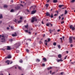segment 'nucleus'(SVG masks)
Masks as SVG:
<instances>
[{"label": "nucleus", "mask_w": 75, "mask_h": 75, "mask_svg": "<svg viewBox=\"0 0 75 75\" xmlns=\"http://www.w3.org/2000/svg\"><path fill=\"white\" fill-rule=\"evenodd\" d=\"M20 45H21V43L20 42H18L17 43L15 44L14 45V46L15 47V48H18L19 47H20Z\"/></svg>", "instance_id": "nucleus-1"}, {"label": "nucleus", "mask_w": 75, "mask_h": 75, "mask_svg": "<svg viewBox=\"0 0 75 75\" xmlns=\"http://www.w3.org/2000/svg\"><path fill=\"white\" fill-rule=\"evenodd\" d=\"M69 28L70 29H71L72 31H74L75 30V27L73 26V25H71L69 26Z\"/></svg>", "instance_id": "nucleus-2"}, {"label": "nucleus", "mask_w": 75, "mask_h": 75, "mask_svg": "<svg viewBox=\"0 0 75 75\" xmlns=\"http://www.w3.org/2000/svg\"><path fill=\"white\" fill-rule=\"evenodd\" d=\"M72 38H73V36H70L69 37V42L70 43H72Z\"/></svg>", "instance_id": "nucleus-3"}, {"label": "nucleus", "mask_w": 75, "mask_h": 75, "mask_svg": "<svg viewBox=\"0 0 75 75\" xmlns=\"http://www.w3.org/2000/svg\"><path fill=\"white\" fill-rule=\"evenodd\" d=\"M35 21H37V19H36L35 17L32 18V19L31 20V22L34 23Z\"/></svg>", "instance_id": "nucleus-4"}, {"label": "nucleus", "mask_w": 75, "mask_h": 75, "mask_svg": "<svg viewBox=\"0 0 75 75\" xmlns=\"http://www.w3.org/2000/svg\"><path fill=\"white\" fill-rule=\"evenodd\" d=\"M36 11H37L36 10H35V11H32L31 14H35V13H36Z\"/></svg>", "instance_id": "nucleus-5"}, {"label": "nucleus", "mask_w": 75, "mask_h": 75, "mask_svg": "<svg viewBox=\"0 0 75 75\" xmlns=\"http://www.w3.org/2000/svg\"><path fill=\"white\" fill-rule=\"evenodd\" d=\"M7 48L6 49V50H11V47H10L8 46H7Z\"/></svg>", "instance_id": "nucleus-6"}, {"label": "nucleus", "mask_w": 75, "mask_h": 75, "mask_svg": "<svg viewBox=\"0 0 75 75\" xmlns=\"http://www.w3.org/2000/svg\"><path fill=\"white\" fill-rule=\"evenodd\" d=\"M46 15L47 16H50V14L49 13V12H47L46 13Z\"/></svg>", "instance_id": "nucleus-7"}, {"label": "nucleus", "mask_w": 75, "mask_h": 75, "mask_svg": "<svg viewBox=\"0 0 75 75\" xmlns=\"http://www.w3.org/2000/svg\"><path fill=\"white\" fill-rule=\"evenodd\" d=\"M62 61H63V60H62V59H59L57 60V62H62Z\"/></svg>", "instance_id": "nucleus-8"}, {"label": "nucleus", "mask_w": 75, "mask_h": 75, "mask_svg": "<svg viewBox=\"0 0 75 75\" xmlns=\"http://www.w3.org/2000/svg\"><path fill=\"white\" fill-rule=\"evenodd\" d=\"M20 8V6H17L15 8L16 10H18Z\"/></svg>", "instance_id": "nucleus-9"}, {"label": "nucleus", "mask_w": 75, "mask_h": 75, "mask_svg": "<svg viewBox=\"0 0 75 75\" xmlns=\"http://www.w3.org/2000/svg\"><path fill=\"white\" fill-rule=\"evenodd\" d=\"M32 7L33 8V10H34V9H35V8H36V6L35 5H33V6H31L30 7V8H32Z\"/></svg>", "instance_id": "nucleus-10"}, {"label": "nucleus", "mask_w": 75, "mask_h": 75, "mask_svg": "<svg viewBox=\"0 0 75 75\" xmlns=\"http://www.w3.org/2000/svg\"><path fill=\"white\" fill-rule=\"evenodd\" d=\"M63 6H64V5H59V6L58 7L59 8H61L62 7H63Z\"/></svg>", "instance_id": "nucleus-11"}, {"label": "nucleus", "mask_w": 75, "mask_h": 75, "mask_svg": "<svg viewBox=\"0 0 75 75\" xmlns=\"http://www.w3.org/2000/svg\"><path fill=\"white\" fill-rule=\"evenodd\" d=\"M62 56L61 55V54H59L58 55V57L59 58H61V57H62Z\"/></svg>", "instance_id": "nucleus-12"}, {"label": "nucleus", "mask_w": 75, "mask_h": 75, "mask_svg": "<svg viewBox=\"0 0 75 75\" xmlns=\"http://www.w3.org/2000/svg\"><path fill=\"white\" fill-rule=\"evenodd\" d=\"M9 62H10V61H9V60H7L5 62L6 63H7L8 65L9 64Z\"/></svg>", "instance_id": "nucleus-13"}, {"label": "nucleus", "mask_w": 75, "mask_h": 75, "mask_svg": "<svg viewBox=\"0 0 75 75\" xmlns=\"http://www.w3.org/2000/svg\"><path fill=\"white\" fill-rule=\"evenodd\" d=\"M12 35V37H16L17 36V33H16V34H13Z\"/></svg>", "instance_id": "nucleus-14"}, {"label": "nucleus", "mask_w": 75, "mask_h": 75, "mask_svg": "<svg viewBox=\"0 0 75 75\" xmlns=\"http://www.w3.org/2000/svg\"><path fill=\"white\" fill-rule=\"evenodd\" d=\"M11 58V56L10 55H8L7 57V58L8 59Z\"/></svg>", "instance_id": "nucleus-15"}, {"label": "nucleus", "mask_w": 75, "mask_h": 75, "mask_svg": "<svg viewBox=\"0 0 75 75\" xmlns=\"http://www.w3.org/2000/svg\"><path fill=\"white\" fill-rule=\"evenodd\" d=\"M42 59H43V60L45 61H47V59H46V58H45V57H44V58H43Z\"/></svg>", "instance_id": "nucleus-16"}, {"label": "nucleus", "mask_w": 75, "mask_h": 75, "mask_svg": "<svg viewBox=\"0 0 75 75\" xmlns=\"http://www.w3.org/2000/svg\"><path fill=\"white\" fill-rule=\"evenodd\" d=\"M40 60L38 59H37L36 60V62H40Z\"/></svg>", "instance_id": "nucleus-17"}, {"label": "nucleus", "mask_w": 75, "mask_h": 75, "mask_svg": "<svg viewBox=\"0 0 75 75\" xmlns=\"http://www.w3.org/2000/svg\"><path fill=\"white\" fill-rule=\"evenodd\" d=\"M18 68L19 70H21V67L19 66H18Z\"/></svg>", "instance_id": "nucleus-18"}, {"label": "nucleus", "mask_w": 75, "mask_h": 75, "mask_svg": "<svg viewBox=\"0 0 75 75\" xmlns=\"http://www.w3.org/2000/svg\"><path fill=\"white\" fill-rule=\"evenodd\" d=\"M28 25H25V28H27V29H28Z\"/></svg>", "instance_id": "nucleus-19"}, {"label": "nucleus", "mask_w": 75, "mask_h": 75, "mask_svg": "<svg viewBox=\"0 0 75 75\" xmlns=\"http://www.w3.org/2000/svg\"><path fill=\"white\" fill-rule=\"evenodd\" d=\"M3 18V15L1 14L0 15V19H1V18Z\"/></svg>", "instance_id": "nucleus-20"}, {"label": "nucleus", "mask_w": 75, "mask_h": 75, "mask_svg": "<svg viewBox=\"0 0 75 75\" xmlns=\"http://www.w3.org/2000/svg\"><path fill=\"white\" fill-rule=\"evenodd\" d=\"M23 62V60H22V59H21L19 61V62H20V63H22Z\"/></svg>", "instance_id": "nucleus-21"}, {"label": "nucleus", "mask_w": 75, "mask_h": 75, "mask_svg": "<svg viewBox=\"0 0 75 75\" xmlns=\"http://www.w3.org/2000/svg\"><path fill=\"white\" fill-rule=\"evenodd\" d=\"M53 3H56L57 2V0H54Z\"/></svg>", "instance_id": "nucleus-22"}, {"label": "nucleus", "mask_w": 75, "mask_h": 75, "mask_svg": "<svg viewBox=\"0 0 75 75\" xmlns=\"http://www.w3.org/2000/svg\"><path fill=\"white\" fill-rule=\"evenodd\" d=\"M8 6L7 5H4V8H7V7Z\"/></svg>", "instance_id": "nucleus-23"}, {"label": "nucleus", "mask_w": 75, "mask_h": 75, "mask_svg": "<svg viewBox=\"0 0 75 75\" xmlns=\"http://www.w3.org/2000/svg\"><path fill=\"white\" fill-rule=\"evenodd\" d=\"M45 6L46 7H48V6H49V4H46Z\"/></svg>", "instance_id": "nucleus-24"}, {"label": "nucleus", "mask_w": 75, "mask_h": 75, "mask_svg": "<svg viewBox=\"0 0 75 75\" xmlns=\"http://www.w3.org/2000/svg\"><path fill=\"white\" fill-rule=\"evenodd\" d=\"M22 21L21 20H20L19 21H18V24H19V23H21Z\"/></svg>", "instance_id": "nucleus-25"}, {"label": "nucleus", "mask_w": 75, "mask_h": 75, "mask_svg": "<svg viewBox=\"0 0 75 75\" xmlns=\"http://www.w3.org/2000/svg\"><path fill=\"white\" fill-rule=\"evenodd\" d=\"M49 17H50L51 18H53V15L52 14H52L51 16L50 15Z\"/></svg>", "instance_id": "nucleus-26"}, {"label": "nucleus", "mask_w": 75, "mask_h": 75, "mask_svg": "<svg viewBox=\"0 0 75 75\" xmlns=\"http://www.w3.org/2000/svg\"><path fill=\"white\" fill-rule=\"evenodd\" d=\"M68 13V12H67V10H65V14H67Z\"/></svg>", "instance_id": "nucleus-27"}, {"label": "nucleus", "mask_w": 75, "mask_h": 75, "mask_svg": "<svg viewBox=\"0 0 75 75\" xmlns=\"http://www.w3.org/2000/svg\"><path fill=\"white\" fill-rule=\"evenodd\" d=\"M19 52L20 51H19V50H16V52H17V53H19Z\"/></svg>", "instance_id": "nucleus-28"}, {"label": "nucleus", "mask_w": 75, "mask_h": 75, "mask_svg": "<svg viewBox=\"0 0 75 75\" xmlns=\"http://www.w3.org/2000/svg\"><path fill=\"white\" fill-rule=\"evenodd\" d=\"M57 45V43H56V42H54L53 43V45H54V46H55V45Z\"/></svg>", "instance_id": "nucleus-29"}, {"label": "nucleus", "mask_w": 75, "mask_h": 75, "mask_svg": "<svg viewBox=\"0 0 75 75\" xmlns=\"http://www.w3.org/2000/svg\"><path fill=\"white\" fill-rule=\"evenodd\" d=\"M57 46L58 48H59V49H60V48H61V46H60V45H58Z\"/></svg>", "instance_id": "nucleus-30"}, {"label": "nucleus", "mask_w": 75, "mask_h": 75, "mask_svg": "<svg viewBox=\"0 0 75 75\" xmlns=\"http://www.w3.org/2000/svg\"><path fill=\"white\" fill-rule=\"evenodd\" d=\"M50 23H47L46 24V25L47 26V27H48V26H49V25H50Z\"/></svg>", "instance_id": "nucleus-31"}, {"label": "nucleus", "mask_w": 75, "mask_h": 75, "mask_svg": "<svg viewBox=\"0 0 75 75\" xmlns=\"http://www.w3.org/2000/svg\"><path fill=\"white\" fill-rule=\"evenodd\" d=\"M11 12H14V10L13 9H11L10 11Z\"/></svg>", "instance_id": "nucleus-32"}, {"label": "nucleus", "mask_w": 75, "mask_h": 75, "mask_svg": "<svg viewBox=\"0 0 75 75\" xmlns=\"http://www.w3.org/2000/svg\"><path fill=\"white\" fill-rule=\"evenodd\" d=\"M2 40H4V41H5V38H2L1 39Z\"/></svg>", "instance_id": "nucleus-33"}, {"label": "nucleus", "mask_w": 75, "mask_h": 75, "mask_svg": "<svg viewBox=\"0 0 75 75\" xmlns=\"http://www.w3.org/2000/svg\"><path fill=\"white\" fill-rule=\"evenodd\" d=\"M26 50L27 51V52H29V50H28V49H26Z\"/></svg>", "instance_id": "nucleus-34"}, {"label": "nucleus", "mask_w": 75, "mask_h": 75, "mask_svg": "<svg viewBox=\"0 0 75 75\" xmlns=\"http://www.w3.org/2000/svg\"><path fill=\"white\" fill-rule=\"evenodd\" d=\"M17 21H18V20H16V19H15L14 21L16 23H17Z\"/></svg>", "instance_id": "nucleus-35"}, {"label": "nucleus", "mask_w": 75, "mask_h": 75, "mask_svg": "<svg viewBox=\"0 0 75 75\" xmlns=\"http://www.w3.org/2000/svg\"><path fill=\"white\" fill-rule=\"evenodd\" d=\"M11 29H12V30L14 29V28H13V26H11Z\"/></svg>", "instance_id": "nucleus-36"}, {"label": "nucleus", "mask_w": 75, "mask_h": 75, "mask_svg": "<svg viewBox=\"0 0 75 75\" xmlns=\"http://www.w3.org/2000/svg\"><path fill=\"white\" fill-rule=\"evenodd\" d=\"M39 44H42V42L41 41H40L39 42Z\"/></svg>", "instance_id": "nucleus-37"}, {"label": "nucleus", "mask_w": 75, "mask_h": 75, "mask_svg": "<svg viewBox=\"0 0 75 75\" xmlns=\"http://www.w3.org/2000/svg\"><path fill=\"white\" fill-rule=\"evenodd\" d=\"M48 42H49V41H50V38H48V40H47Z\"/></svg>", "instance_id": "nucleus-38"}, {"label": "nucleus", "mask_w": 75, "mask_h": 75, "mask_svg": "<svg viewBox=\"0 0 75 75\" xmlns=\"http://www.w3.org/2000/svg\"><path fill=\"white\" fill-rule=\"evenodd\" d=\"M18 66H17V65L16 66V67H15V69H17V68H18Z\"/></svg>", "instance_id": "nucleus-39"}, {"label": "nucleus", "mask_w": 75, "mask_h": 75, "mask_svg": "<svg viewBox=\"0 0 75 75\" xmlns=\"http://www.w3.org/2000/svg\"><path fill=\"white\" fill-rule=\"evenodd\" d=\"M25 32H26V33H28V30H25Z\"/></svg>", "instance_id": "nucleus-40"}, {"label": "nucleus", "mask_w": 75, "mask_h": 75, "mask_svg": "<svg viewBox=\"0 0 75 75\" xmlns=\"http://www.w3.org/2000/svg\"><path fill=\"white\" fill-rule=\"evenodd\" d=\"M64 21L61 22V24H64Z\"/></svg>", "instance_id": "nucleus-41"}, {"label": "nucleus", "mask_w": 75, "mask_h": 75, "mask_svg": "<svg viewBox=\"0 0 75 75\" xmlns=\"http://www.w3.org/2000/svg\"><path fill=\"white\" fill-rule=\"evenodd\" d=\"M75 1V0H72V1H71V2H72V3H74V2Z\"/></svg>", "instance_id": "nucleus-42"}, {"label": "nucleus", "mask_w": 75, "mask_h": 75, "mask_svg": "<svg viewBox=\"0 0 75 75\" xmlns=\"http://www.w3.org/2000/svg\"><path fill=\"white\" fill-rule=\"evenodd\" d=\"M60 40H61V41H62V38H60Z\"/></svg>", "instance_id": "nucleus-43"}, {"label": "nucleus", "mask_w": 75, "mask_h": 75, "mask_svg": "<svg viewBox=\"0 0 75 75\" xmlns=\"http://www.w3.org/2000/svg\"><path fill=\"white\" fill-rule=\"evenodd\" d=\"M49 31H50V34H51V33H52V32H51V29H50V30H49Z\"/></svg>", "instance_id": "nucleus-44"}, {"label": "nucleus", "mask_w": 75, "mask_h": 75, "mask_svg": "<svg viewBox=\"0 0 75 75\" xmlns=\"http://www.w3.org/2000/svg\"><path fill=\"white\" fill-rule=\"evenodd\" d=\"M71 47H73V45L72 44H71L70 45Z\"/></svg>", "instance_id": "nucleus-45"}, {"label": "nucleus", "mask_w": 75, "mask_h": 75, "mask_svg": "<svg viewBox=\"0 0 75 75\" xmlns=\"http://www.w3.org/2000/svg\"><path fill=\"white\" fill-rule=\"evenodd\" d=\"M67 56H66V57L64 58V59H67Z\"/></svg>", "instance_id": "nucleus-46"}, {"label": "nucleus", "mask_w": 75, "mask_h": 75, "mask_svg": "<svg viewBox=\"0 0 75 75\" xmlns=\"http://www.w3.org/2000/svg\"><path fill=\"white\" fill-rule=\"evenodd\" d=\"M62 38H63V40H64V38H65V37H64V36H62Z\"/></svg>", "instance_id": "nucleus-47"}, {"label": "nucleus", "mask_w": 75, "mask_h": 75, "mask_svg": "<svg viewBox=\"0 0 75 75\" xmlns=\"http://www.w3.org/2000/svg\"><path fill=\"white\" fill-rule=\"evenodd\" d=\"M10 41L11 42H12V41H13V39H11L10 40Z\"/></svg>", "instance_id": "nucleus-48"}, {"label": "nucleus", "mask_w": 75, "mask_h": 75, "mask_svg": "<svg viewBox=\"0 0 75 75\" xmlns=\"http://www.w3.org/2000/svg\"><path fill=\"white\" fill-rule=\"evenodd\" d=\"M20 20H22V19H23V17H20Z\"/></svg>", "instance_id": "nucleus-49"}, {"label": "nucleus", "mask_w": 75, "mask_h": 75, "mask_svg": "<svg viewBox=\"0 0 75 75\" xmlns=\"http://www.w3.org/2000/svg\"><path fill=\"white\" fill-rule=\"evenodd\" d=\"M60 29H58L57 30V32H59L60 31Z\"/></svg>", "instance_id": "nucleus-50"}, {"label": "nucleus", "mask_w": 75, "mask_h": 75, "mask_svg": "<svg viewBox=\"0 0 75 75\" xmlns=\"http://www.w3.org/2000/svg\"><path fill=\"white\" fill-rule=\"evenodd\" d=\"M1 23H2V21H0V25L1 24Z\"/></svg>", "instance_id": "nucleus-51"}, {"label": "nucleus", "mask_w": 75, "mask_h": 75, "mask_svg": "<svg viewBox=\"0 0 75 75\" xmlns=\"http://www.w3.org/2000/svg\"><path fill=\"white\" fill-rule=\"evenodd\" d=\"M2 37L3 38H4V35H2Z\"/></svg>", "instance_id": "nucleus-52"}, {"label": "nucleus", "mask_w": 75, "mask_h": 75, "mask_svg": "<svg viewBox=\"0 0 75 75\" xmlns=\"http://www.w3.org/2000/svg\"><path fill=\"white\" fill-rule=\"evenodd\" d=\"M59 20H60V19H61V16H59Z\"/></svg>", "instance_id": "nucleus-53"}, {"label": "nucleus", "mask_w": 75, "mask_h": 75, "mask_svg": "<svg viewBox=\"0 0 75 75\" xmlns=\"http://www.w3.org/2000/svg\"><path fill=\"white\" fill-rule=\"evenodd\" d=\"M45 45H47V42H46L45 43Z\"/></svg>", "instance_id": "nucleus-54"}, {"label": "nucleus", "mask_w": 75, "mask_h": 75, "mask_svg": "<svg viewBox=\"0 0 75 75\" xmlns=\"http://www.w3.org/2000/svg\"><path fill=\"white\" fill-rule=\"evenodd\" d=\"M11 3H13V0H11Z\"/></svg>", "instance_id": "nucleus-55"}, {"label": "nucleus", "mask_w": 75, "mask_h": 75, "mask_svg": "<svg viewBox=\"0 0 75 75\" xmlns=\"http://www.w3.org/2000/svg\"><path fill=\"white\" fill-rule=\"evenodd\" d=\"M42 65L43 67H44L45 66V64H42Z\"/></svg>", "instance_id": "nucleus-56"}, {"label": "nucleus", "mask_w": 75, "mask_h": 75, "mask_svg": "<svg viewBox=\"0 0 75 75\" xmlns=\"http://www.w3.org/2000/svg\"><path fill=\"white\" fill-rule=\"evenodd\" d=\"M9 27H7V30H9Z\"/></svg>", "instance_id": "nucleus-57"}, {"label": "nucleus", "mask_w": 75, "mask_h": 75, "mask_svg": "<svg viewBox=\"0 0 75 75\" xmlns=\"http://www.w3.org/2000/svg\"><path fill=\"white\" fill-rule=\"evenodd\" d=\"M64 17L62 18V20H64Z\"/></svg>", "instance_id": "nucleus-58"}, {"label": "nucleus", "mask_w": 75, "mask_h": 75, "mask_svg": "<svg viewBox=\"0 0 75 75\" xmlns=\"http://www.w3.org/2000/svg\"><path fill=\"white\" fill-rule=\"evenodd\" d=\"M50 31H51V32H53V31H54V30H51L50 29Z\"/></svg>", "instance_id": "nucleus-59"}, {"label": "nucleus", "mask_w": 75, "mask_h": 75, "mask_svg": "<svg viewBox=\"0 0 75 75\" xmlns=\"http://www.w3.org/2000/svg\"><path fill=\"white\" fill-rule=\"evenodd\" d=\"M72 38H73V40H75V37H73Z\"/></svg>", "instance_id": "nucleus-60"}, {"label": "nucleus", "mask_w": 75, "mask_h": 75, "mask_svg": "<svg viewBox=\"0 0 75 75\" xmlns=\"http://www.w3.org/2000/svg\"><path fill=\"white\" fill-rule=\"evenodd\" d=\"M60 16H61V17H62V16H64V14H62Z\"/></svg>", "instance_id": "nucleus-61"}, {"label": "nucleus", "mask_w": 75, "mask_h": 75, "mask_svg": "<svg viewBox=\"0 0 75 75\" xmlns=\"http://www.w3.org/2000/svg\"><path fill=\"white\" fill-rule=\"evenodd\" d=\"M49 1H50V0H48L47 1V3H48V2H49Z\"/></svg>", "instance_id": "nucleus-62"}, {"label": "nucleus", "mask_w": 75, "mask_h": 75, "mask_svg": "<svg viewBox=\"0 0 75 75\" xmlns=\"http://www.w3.org/2000/svg\"><path fill=\"white\" fill-rule=\"evenodd\" d=\"M28 34H31V32H28Z\"/></svg>", "instance_id": "nucleus-63"}, {"label": "nucleus", "mask_w": 75, "mask_h": 75, "mask_svg": "<svg viewBox=\"0 0 75 75\" xmlns=\"http://www.w3.org/2000/svg\"><path fill=\"white\" fill-rule=\"evenodd\" d=\"M2 50L4 51H5V49H3Z\"/></svg>", "instance_id": "nucleus-64"}]
</instances>
